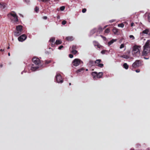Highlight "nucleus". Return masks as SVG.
I'll return each instance as SVG.
<instances>
[{
    "label": "nucleus",
    "instance_id": "nucleus-42",
    "mask_svg": "<svg viewBox=\"0 0 150 150\" xmlns=\"http://www.w3.org/2000/svg\"><path fill=\"white\" fill-rule=\"evenodd\" d=\"M67 23V22L65 20H64L62 22V25H64L65 24Z\"/></svg>",
    "mask_w": 150,
    "mask_h": 150
},
{
    "label": "nucleus",
    "instance_id": "nucleus-26",
    "mask_svg": "<svg viewBox=\"0 0 150 150\" xmlns=\"http://www.w3.org/2000/svg\"><path fill=\"white\" fill-rule=\"evenodd\" d=\"M62 42L61 40H57L55 42V44L57 45H59L61 44L62 43Z\"/></svg>",
    "mask_w": 150,
    "mask_h": 150
},
{
    "label": "nucleus",
    "instance_id": "nucleus-57",
    "mask_svg": "<svg viewBox=\"0 0 150 150\" xmlns=\"http://www.w3.org/2000/svg\"><path fill=\"white\" fill-rule=\"evenodd\" d=\"M9 48H10V47H9V46H8V47L7 49H9Z\"/></svg>",
    "mask_w": 150,
    "mask_h": 150
},
{
    "label": "nucleus",
    "instance_id": "nucleus-25",
    "mask_svg": "<svg viewBox=\"0 0 150 150\" xmlns=\"http://www.w3.org/2000/svg\"><path fill=\"white\" fill-rule=\"evenodd\" d=\"M6 4L5 3H3L0 4V7L1 8H4L6 6Z\"/></svg>",
    "mask_w": 150,
    "mask_h": 150
},
{
    "label": "nucleus",
    "instance_id": "nucleus-59",
    "mask_svg": "<svg viewBox=\"0 0 150 150\" xmlns=\"http://www.w3.org/2000/svg\"><path fill=\"white\" fill-rule=\"evenodd\" d=\"M71 85V83H69V85Z\"/></svg>",
    "mask_w": 150,
    "mask_h": 150
},
{
    "label": "nucleus",
    "instance_id": "nucleus-54",
    "mask_svg": "<svg viewBox=\"0 0 150 150\" xmlns=\"http://www.w3.org/2000/svg\"><path fill=\"white\" fill-rule=\"evenodd\" d=\"M4 51V49H1L0 50V52H3Z\"/></svg>",
    "mask_w": 150,
    "mask_h": 150
},
{
    "label": "nucleus",
    "instance_id": "nucleus-31",
    "mask_svg": "<svg viewBox=\"0 0 150 150\" xmlns=\"http://www.w3.org/2000/svg\"><path fill=\"white\" fill-rule=\"evenodd\" d=\"M51 62V61L50 60H46L45 62V64H48L50 63Z\"/></svg>",
    "mask_w": 150,
    "mask_h": 150
},
{
    "label": "nucleus",
    "instance_id": "nucleus-9",
    "mask_svg": "<svg viewBox=\"0 0 150 150\" xmlns=\"http://www.w3.org/2000/svg\"><path fill=\"white\" fill-rule=\"evenodd\" d=\"M27 38V36L25 34H23L20 36L18 38V40L20 42H23Z\"/></svg>",
    "mask_w": 150,
    "mask_h": 150
},
{
    "label": "nucleus",
    "instance_id": "nucleus-45",
    "mask_svg": "<svg viewBox=\"0 0 150 150\" xmlns=\"http://www.w3.org/2000/svg\"><path fill=\"white\" fill-rule=\"evenodd\" d=\"M86 11V9L84 8H83L82 9V11L83 13H84Z\"/></svg>",
    "mask_w": 150,
    "mask_h": 150
},
{
    "label": "nucleus",
    "instance_id": "nucleus-58",
    "mask_svg": "<svg viewBox=\"0 0 150 150\" xmlns=\"http://www.w3.org/2000/svg\"><path fill=\"white\" fill-rule=\"evenodd\" d=\"M86 71H88V69H86Z\"/></svg>",
    "mask_w": 150,
    "mask_h": 150
},
{
    "label": "nucleus",
    "instance_id": "nucleus-6",
    "mask_svg": "<svg viewBox=\"0 0 150 150\" xmlns=\"http://www.w3.org/2000/svg\"><path fill=\"white\" fill-rule=\"evenodd\" d=\"M150 44V40H148L145 43L144 46V50H146L145 51H147L149 50V52L150 51V47L149 45Z\"/></svg>",
    "mask_w": 150,
    "mask_h": 150
},
{
    "label": "nucleus",
    "instance_id": "nucleus-47",
    "mask_svg": "<svg viewBox=\"0 0 150 150\" xmlns=\"http://www.w3.org/2000/svg\"><path fill=\"white\" fill-rule=\"evenodd\" d=\"M69 57L70 58H72L73 57V55L72 54H70L69 55Z\"/></svg>",
    "mask_w": 150,
    "mask_h": 150
},
{
    "label": "nucleus",
    "instance_id": "nucleus-48",
    "mask_svg": "<svg viewBox=\"0 0 150 150\" xmlns=\"http://www.w3.org/2000/svg\"><path fill=\"white\" fill-rule=\"evenodd\" d=\"M42 18L45 20H46L47 18V17L46 16H44L42 17Z\"/></svg>",
    "mask_w": 150,
    "mask_h": 150
},
{
    "label": "nucleus",
    "instance_id": "nucleus-52",
    "mask_svg": "<svg viewBox=\"0 0 150 150\" xmlns=\"http://www.w3.org/2000/svg\"><path fill=\"white\" fill-rule=\"evenodd\" d=\"M134 23H132L131 24V26L132 27L133 26H134Z\"/></svg>",
    "mask_w": 150,
    "mask_h": 150
},
{
    "label": "nucleus",
    "instance_id": "nucleus-15",
    "mask_svg": "<svg viewBox=\"0 0 150 150\" xmlns=\"http://www.w3.org/2000/svg\"><path fill=\"white\" fill-rule=\"evenodd\" d=\"M112 31L115 34L117 35L118 34L119 30L116 28L114 27Z\"/></svg>",
    "mask_w": 150,
    "mask_h": 150
},
{
    "label": "nucleus",
    "instance_id": "nucleus-22",
    "mask_svg": "<svg viewBox=\"0 0 150 150\" xmlns=\"http://www.w3.org/2000/svg\"><path fill=\"white\" fill-rule=\"evenodd\" d=\"M116 40L112 39L108 43V44L109 46H110L114 42L116 41Z\"/></svg>",
    "mask_w": 150,
    "mask_h": 150
},
{
    "label": "nucleus",
    "instance_id": "nucleus-16",
    "mask_svg": "<svg viewBox=\"0 0 150 150\" xmlns=\"http://www.w3.org/2000/svg\"><path fill=\"white\" fill-rule=\"evenodd\" d=\"M106 27V26H105L103 28H102L101 27H99L98 29H97V32H99L100 33L102 31L103 29H104Z\"/></svg>",
    "mask_w": 150,
    "mask_h": 150
},
{
    "label": "nucleus",
    "instance_id": "nucleus-5",
    "mask_svg": "<svg viewBox=\"0 0 150 150\" xmlns=\"http://www.w3.org/2000/svg\"><path fill=\"white\" fill-rule=\"evenodd\" d=\"M55 80L58 83H62L63 81L62 79L61 76L59 74H57L55 76Z\"/></svg>",
    "mask_w": 150,
    "mask_h": 150
},
{
    "label": "nucleus",
    "instance_id": "nucleus-38",
    "mask_svg": "<svg viewBox=\"0 0 150 150\" xmlns=\"http://www.w3.org/2000/svg\"><path fill=\"white\" fill-rule=\"evenodd\" d=\"M124 47H125L124 44H121V45H120V49H122V48H124Z\"/></svg>",
    "mask_w": 150,
    "mask_h": 150
},
{
    "label": "nucleus",
    "instance_id": "nucleus-18",
    "mask_svg": "<svg viewBox=\"0 0 150 150\" xmlns=\"http://www.w3.org/2000/svg\"><path fill=\"white\" fill-rule=\"evenodd\" d=\"M103 75V73L102 72H100L98 73H97V78H101L102 77Z\"/></svg>",
    "mask_w": 150,
    "mask_h": 150
},
{
    "label": "nucleus",
    "instance_id": "nucleus-56",
    "mask_svg": "<svg viewBox=\"0 0 150 150\" xmlns=\"http://www.w3.org/2000/svg\"><path fill=\"white\" fill-rule=\"evenodd\" d=\"M8 55L9 56H10V53H8Z\"/></svg>",
    "mask_w": 150,
    "mask_h": 150
},
{
    "label": "nucleus",
    "instance_id": "nucleus-13",
    "mask_svg": "<svg viewBox=\"0 0 150 150\" xmlns=\"http://www.w3.org/2000/svg\"><path fill=\"white\" fill-rule=\"evenodd\" d=\"M92 75L93 76V78L94 80L97 78V73L96 72H93L92 73Z\"/></svg>",
    "mask_w": 150,
    "mask_h": 150
},
{
    "label": "nucleus",
    "instance_id": "nucleus-2",
    "mask_svg": "<svg viewBox=\"0 0 150 150\" xmlns=\"http://www.w3.org/2000/svg\"><path fill=\"white\" fill-rule=\"evenodd\" d=\"M16 31L13 32L14 35L15 36L17 37L21 34L23 31V26L21 25L16 26Z\"/></svg>",
    "mask_w": 150,
    "mask_h": 150
},
{
    "label": "nucleus",
    "instance_id": "nucleus-51",
    "mask_svg": "<svg viewBox=\"0 0 150 150\" xmlns=\"http://www.w3.org/2000/svg\"><path fill=\"white\" fill-rule=\"evenodd\" d=\"M115 21V20H112L110 21V23H112Z\"/></svg>",
    "mask_w": 150,
    "mask_h": 150
},
{
    "label": "nucleus",
    "instance_id": "nucleus-29",
    "mask_svg": "<svg viewBox=\"0 0 150 150\" xmlns=\"http://www.w3.org/2000/svg\"><path fill=\"white\" fill-rule=\"evenodd\" d=\"M55 39L54 37H52L50 38L49 40V42H54L55 40Z\"/></svg>",
    "mask_w": 150,
    "mask_h": 150
},
{
    "label": "nucleus",
    "instance_id": "nucleus-3",
    "mask_svg": "<svg viewBox=\"0 0 150 150\" xmlns=\"http://www.w3.org/2000/svg\"><path fill=\"white\" fill-rule=\"evenodd\" d=\"M142 61L141 60H137L132 64V67L135 68L141 66L142 65Z\"/></svg>",
    "mask_w": 150,
    "mask_h": 150
},
{
    "label": "nucleus",
    "instance_id": "nucleus-8",
    "mask_svg": "<svg viewBox=\"0 0 150 150\" xmlns=\"http://www.w3.org/2000/svg\"><path fill=\"white\" fill-rule=\"evenodd\" d=\"M32 61L36 65H38L40 63V60L38 58L34 57L32 59Z\"/></svg>",
    "mask_w": 150,
    "mask_h": 150
},
{
    "label": "nucleus",
    "instance_id": "nucleus-43",
    "mask_svg": "<svg viewBox=\"0 0 150 150\" xmlns=\"http://www.w3.org/2000/svg\"><path fill=\"white\" fill-rule=\"evenodd\" d=\"M39 1H42L43 2H46L48 1V0H38Z\"/></svg>",
    "mask_w": 150,
    "mask_h": 150
},
{
    "label": "nucleus",
    "instance_id": "nucleus-30",
    "mask_svg": "<svg viewBox=\"0 0 150 150\" xmlns=\"http://www.w3.org/2000/svg\"><path fill=\"white\" fill-rule=\"evenodd\" d=\"M110 29L109 28H107L106 29L105 31V33L108 34L110 32Z\"/></svg>",
    "mask_w": 150,
    "mask_h": 150
},
{
    "label": "nucleus",
    "instance_id": "nucleus-14",
    "mask_svg": "<svg viewBox=\"0 0 150 150\" xmlns=\"http://www.w3.org/2000/svg\"><path fill=\"white\" fill-rule=\"evenodd\" d=\"M95 64V62H94L93 60H90L89 62L88 66L91 67L94 65Z\"/></svg>",
    "mask_w": 150,
    "mask_h": 150
},
{
    "label": "nucleus",
    "instance_id": "nucleus-33",
    "mask_svg": "<svg viewBox=\"0 0 150 150\" xmlns=\"http://www.w3.org/2000/svg\"><path fill=\"white\" fill-rule=\"evenodd\" d=\"M35 11L37 13L39 11V8L37 6H36L35 8Z\"/></svg>",
    "mask_w": 150,
    "mask_h": 150
},
{
    "label": "nucleus",
    "instance_id": "nucleus-40",
    "mask_svg": "<svg viewBox=\"0 0 150 150\" xmlns=\"http://www.w3.org/2000/svg\"><path fill=\"white\" fill-rule=\"evenodd\" d=\"M129 37L132 40H134L135 38L132 35H130Z\"/></svg>",
    "mask_w": 150,
    "mask_h": 150
},
{
    "label": "nucleus",
    "instance_id": "nucleus-27",
    "mask_svg": "<svg viewBox=\"0 0 150 150\" xmlns=\"http://www.w3.org/2000/svg\"><path fill=\"white\" fill-rule=\"evenodd\" d=\"M123 67L126 69H128L129 68V66L126 63H125L123 65Z\"/></svg>",
    "mask_w": 150,
    "mask_h": 150
},
{
    "label": "nucleus",
    "instance_id": "nucleus-50",
    "mask_svg": "<svg viewBox=\"0 0 150 150\" xmlns=\"http://www.w3.org/2000/svg\"><path fill=\"white\" fill-rule=\"evenodd\" d=\"M136 72L137 73L139 72L140 71L139 69H137L136 70Z\"/></svg>",
    "mask_w": 150,
    "mask_h": 150
},
{
    "label": "nucleus",
    "instance_id": "nucleus-55",
    "mask_svg": "<svg viewBox=\"0 0 150 150\" xmlns=\"http://www.w3.org/2000/svg\"><path fill=\"white\" fill-rule=\"evenodd\" d=\"M25 1H26L27 2H29V0H25Z\"/></svg>",
    "mask_w": 150,
    "mask_h": 150
},
{
    "label": "nucleus",
    "instance_id": "nucleus-36",
    "mask_svg": "<svg viewBox=\"0 0 150 150\" xmlns=\"http://www.w3.org/2000/svg\"><path fill=\"white\" fill-rule=\"evenodd\" d=\"M65 8V7L64 6H62L60 7V10L61 11H63L64 10Z\"/></svg>",
    "mask_w": 150,
    "mask_h": 150
},
{
    "label": "nucleus",
    "instance_id": "nucleus-24",
    "mask_svg": "<svg viewBox=\"0 0 150 150\" xmlns=\"http://www.w3.org/2000/svg\"><path fill=\"white\" fill-rule=\"evenodd\" d=\"M84 70V69L83 68H82L77 70L76 71L77 73H79L80 72H81Z\"/></svg>",
    "mask_w": 150,
    "mask_h": 150
},
{
    "label": "nucleus",
    "instance_id": "nucleus-39",
    "mask_svg": "<svg viewBox=\"0 0 150 150\" xmlns=\"http://www.w3.org/2000/svg\"><path fill=\"white\" fill-rule=\"evenodd\" d=\"M72 50H75L76 49V45H73L72 46Z\"/></svg>",
    "mask_w": 150,
    "mask_h": 150
},
{
    "label": "nucleus",
    "instance_id": "nucleus-35",
    "mask_svg": "<svg viewBox=\"0 0 150 150\" xmlns=\"http://www.w3.org/2000/svg\"><path fill=\"white\" fill-rule=\"evenodd\" d=\"M71 52L73 54H75L77 53V51L75 50H72Z\"/></svg>",
    "mask_w": 150,
    "mask_h": 150
},
{
    "label": "nucleus",
    "instance_id": "nucleus-32",
    "mask_svg": "<svg viewBox=\"0 0 150 150\" xmlns=\"http://www.w3.org/2000/svg\"><path fill=\"white\" fill-rule=\"evenodd\" d=\"M124 25L123 23L119 24L118 25V26L119 27H121L122 28H123V27H124Z\"/></svg>",
    "mask_w": 150,
    "mask_h": 150
},
{
    "label": "nucleus",
    "instance_id": "nucleus-11",
    "mask_svg": "<svg viewBox=\"0 0 150 150\" xmlns=\"http://www.w3.org/2000/svg\"><path fill=\"white\" fill-rule=\"evenodd\" d=\"M93 43L94 46H97L98 48H100L101 47V46L99 44L98 42L96 41H94L93 42Z\"/></svg>",
    "mask_w": 150,
    "mask_h": 150
},
{
    "label": "nucleus",
    "instance_id": "nucleus-23",
    "mask_svg": "<svg viewBox=\"0 0 150 150\" xmlns=\"http://www.w3.org/2000/svg\"><path fill=\"white\" fill-rule=\"evenodd\" d=\"M101 62V59H97L96 61H95V64H96V65L97 66V65H98V64H99Z\"/></svg>",
    "mask_w": 150,
    "mask_h": 150
},
{
    "label": "nucleus",
    "instance_id": "nucleus-7",
    "mask_svg": "<svg viewBox=\"0 0 150 150\" xmlns=\"http://www.w3.org/2000/svg\"><path fill=\"white\" fill-rule=\"evenodd\" d=\"M145 50H146L145 49L143 50L142 53V55L145 56L144 58L145 59H148L149 58V57L148 56L147 54L150 52H149V50H148L147 51H145Z\"/></svg>",
    "mask_w": 150,
    "mask_h": 150
},
{
    "label": "nucleus",
    "instance_id": "nucleus-21",
    "mask_svg": "<svg viewBox=\"0 0 150 150\" xmlns=\"http://www.w3.org/2000/svg\"><path fill=\"white\" fill-rule=\"evenodd\" d=\"M149 32V29H146L144 30H143L142 33L143 34H147Z\"/></svg>",
    "mask_w": 150,
    "mask_h": 150
},
{
    "label": "nucleus",
    "instance_id": "nucleus-41",
    "mask_svg": "<svg viewBox=\"0 0 150 150\" xmlns=\"http://www.w3.org/2000/svg\"><path fill=\"white\" fill-rule=\"evenodd\" d=\"M100 36L104 40H106V38L105 37L103 36V35H100Z\"/></svg>",
    "mask_w": 150,
    "mask_h": 150
},
{
    "label": "nucleus",
    "instance_id": "nucleus-12",
    "mask_svg": "<svg viewBox=\"0 0 150 150\" xmlns=\"http://www.w3.org/2000/svg\"><path fill=\"white\" fill-rule=\"evenodd\" d=\"M66 39L67 41H73L74 39V38L72 36H69L66 38Z\"/></svg>",
    "mask_w": 150,
    "mask_h": 150
},
{
    "label": "nucleus",
    "instance_id": "nucleus-44",
    "mask_svg": "<svg viewBox=\"0 0 150 150\" xmlns=\"http://www.w3.org/2000/svg\"><path fill=\"white\" fill-rule=\"evenodd\" d=\"M52 43L51 44V46L52 47H54L55 46V43H54L53 42H51Z\"/></svg>",
    "mask_w": 150,
    "mask_h": 150
},
{
    "label": "nucleus",
    "instance_id": "nucleus-60",
    "mask_svg": "<svg viewBox=\"0 0 150 150\" xmlns=\"http://www.w3.org/2000/svg\"><path fill=\"white\" fill-rule=\"evenodd\" d=\"M149 35H150V33H149Z\"/></svg>",
    "mask_w": 150,
    "mask_h": 150
},
{
    "label": "nucleus",
    "instance_id": "nucleus-19",
    "mask_svg": "<svg viewBox=\"0 0 150 150\" xmlns=\"http://www.w3.org/2000/svg\"><path fill=\"white\" fill-rule=\"evenodd\" d=\"M13 20L14 22V23H16L18 21V19L17 16L13 18Z\"/></svg>",
    "mask_w": 150,
    "mask_h": 150
},
{
    "label": "nucleus",
    "instance_id": "nucleus-46",
    "mask_svg": "<svg viewBox=\"0 0 150 150\" xmlns=\"http://www.w3.org/2000/svg\"><path fill=\"white\" fill-rule=\"evenodd\" d=\"M64 47L63 46H62V45H61L59 47H58V49L59 50H61V49L62 48H63V47Z\"/></svg>",
    "mask_w": 150,
    "mask_h": 150
},
{
    "label": "nucleus",
    "instance_id": "nucleus-20",
    "mask_svg": "<svg viewBox=\"0 0 150 150\" xmlns=\"http://www.w3.org/2000/svg\"><path fill=\"white\" fill-rule=\"evenodd\" d=\"M39 67L38 66H37L36 67H34V65L32 64V66L31 67V69L33 71H35Z\"/></svg>",
    "mask_w": 150,
    "mask_h": 150
},
{
    "label": "nucleus",
    "instance_id": "nucleus-10",
    "mask_svg": "<svg viewBox=\"0 0 150 150\" xmlns=\"http://www.w3.org/2000/svg\"><path fill=\"white\" fill-rule=\"evenodd\" d=\"M127 54H128L127 55L123 54L122 55H121L120 56V57H122V58H124L126 59H127L129 58V54L130 53V51H129V50L127 51Z\"/></svg>",
    "mask_w": 150,
    "mask_h": 150
},
{
    "label": "nucleus",
    "instance_id": "nucleus-28",
    "mask_svg": "<svg viewBox=\"0 0 150 150\" xmlns=\"http://www.w3.org/2000/svg\"><path fill=\"white\" fill-rule=\"evenodd\" d=\"M97 28H94L91 31V33L92 34H94L95 33L97 32Z\"/></svg>",
    "mask_w": 150,
    "mask_h": 150
},
{
    "label": "nucleus",
    "instance_id": "nucleus-34",
    "mask_svg": "<svg viewBox=\"0 0 150 150\" xmlns=\"http://www.w3.org/2000/svg\"><path fill=\"white\" fill-rule=\"evenodd\" d=\"M97 66H98L100 68H102L104 66V65L103 64H99L98 65H97Z\"/></svg>",
    "mask_w": 150,
    "mask_h": 150
},
{
    "label": "nucleus",
    "instance_id": "nucleus-17",
    "mask_svg": "<svg viewBox=\"0 0 150 150\" xmlns=\"http://www.w3.org/2000/svg\"><path fill=\"white\" fill-rule=\"evenodd\" d=\"M9 15L12 16L13 17V18L17 16L16 13L13 11L11 12L8 15V16H9Z\"/></svg>",
    "mask_w": 150,
    "mask_h": 150
},
{
    "label": "nucleus",
    "instance_id": "nucleus-4",
    "mask_svg": "<svg viewBox=\"0 0 150 150\" xmlns=\"http://www.w3.org/2000/svg\"><path fill=\"white\" fill-rule=\"evenodd\" d=\"M81 63H83V62L79 59H75L72 62L73 65L75 67L79 66Z\"/></svg>",
    "mask_w": 150,
    "mask_h": 150
},
{
    "label": "nucleus",
    "instance_id": "nucleus-53",
    "mask_svg": "<svg viewBox=\"0 0 150 150\" xmlns=\"http://www.w3.org/2000/svg\"><path fill=\"white\" fill-rule=\"evenodd\" d=\"M3 64H0V67L1 68L3 67Z\"/></svg>",
    "mask_w": 150,
    "mask_h": 150
},
{
    "label": "nucleus",
    "instance_id": "nucleus-37",
    "mask_svg": "<svg viewBox=\"0 0 150 150\" xmlns=\"http://www.w3.org/2000/svg\"><path fill=\"white\" fill-rule=\"evenodd\" d=\"M107 51L106 50H103L101 51V53L102 54H104Z\"/></svg>",
    "mask_w": 150,
    "mask_h": 150
},
{
    "label": "nucleus",
    "instance_id": "nucleus-49",
    "mask_svg": "<svg viewBox=\"0 0 150 150\" xmlns=\"http://www.w3.org/2000/svg\"><path fill=\"white\" fill-rule=\"evenodd\" d=\"M148 20L150 22V14H149L148 16Z\"/></svg>",
    "mask_w": 150,
    "mask_h": 150
},
{
    "label": "nucleus",
    "instance_id": "nucleus-1",
    "mask_svg": "<svg viewBox=\"0 0 150 150\" xmlns=\"http://www.w3.org/2000/svg\"><path fill=\"white\" fill-rule=\"evenodd\" d=\"M141 46L139 45H134L133 47L132 54L134 57H139L140 56Z\"/></svg>",
    "mask_w": 150,
    "mask_h": 150
}]
</instances>
